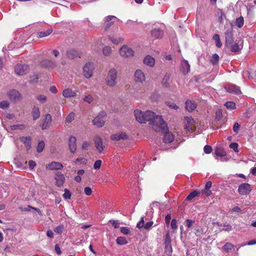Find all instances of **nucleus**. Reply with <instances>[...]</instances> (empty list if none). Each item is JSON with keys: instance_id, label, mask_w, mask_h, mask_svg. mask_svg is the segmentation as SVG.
Masks as SVG:
<instances>
[{"instance_id": "60", "label": "nucleus", "mask_w": 256, "mask_h": 256, "mask_svg": "<svg viewBox=\"0 0 256 256\" xmlns=\"http://www.w3.org/2000/svg\"><path fill=\"white\" fill-rule=\"evenodd\" d=\"M84 100L89 104H90L93 100V98L92 95L88 94L85 96Z\"/></svg>"}, {"instance_id": "9", "label": "nucleus", "mask_w": 256, "mask_h": 256, "mask_svg": "<svg viewBox=\"0 0 256 256\" xmlns=\"http://www.w3.org/2000/svg\"><path fill=\"white\" fill-rule=\"evenodd\" d=\"M251 190V186L248 183L240 184L238 188V192L241 195H247L250 194Z\"/></svg>"}, {"instance_id": "23", "label": "nucleus", "mask_w": 256, "mask_h": 256, "mask_svg": "<svg viewBox=\"0 0 256 256\" xmlns=\"http://www.w3.org/2000/svg\"><path fill=\"white\" fill-rule=\"evenodd\" d=\"M144 63L150 67H153L155 64L154 59L150 55H147L143 60Z\"/></svg>"}, {"instance_id": "53", "label": "nucleus", "mask_w": 256, "mask_h": 256, "mask_svg": "<svg viewBox=\"0 0 256 256\" xmlns=\"http://www.w3.org/2000/svg\"><path fill=\"white\" fill-rule=\"evenodd\" d=\"M36 98L42 103L45 102L47 100L46 96L42 94L37 96Z\"/></svg>"}, {"instance_id": "24", "label": "nucleus", "mask_w": 256, "mask_h": 256, "mask_svg": "<svg viewBox=\"0 0 256 256\" xmlns=\"http://www.w3.org/2000/svg\"><path fill=\"white\" fill-rule=\"evenodd\" d=\"M41 64L43 66H44L47 68H54L56 66V62L48 59L43 60Z\"/></svg>"}, {"instance_id": "16", "label": "nucleus", "mask_w": 256, "mask_h": 256, "mask_svg": "<svg viewBox=\"0 0 256 256\" xmlns=\"http://www.w3.org/2000/svg\"><path fill=\"white\" fill-rule=\"evenodd\" d=\"M20 142L24 144L25 147L27 149V150H28L31 148L32 138L30 136H21L20 138Z\"/></svg>"}, {"instance_id": "7", "label": "nucleus", "mask_w": 256, "mask_h": 256, "mask_svg": "<svg viewBox=\"0 0 256 256\" xmlns=\"http://www.w3.org/2000/svg\"><path fill=\"white\" fill-rule=\"evenodd\" d=\"M15 72L18 75H24L29 71V66L27 64H18L14 67Z\"/></svg>"}, {"instance_id": "12", "label": "nucleus", "mask_w": 256, "mask_h": 256, "mask_svg": "<svg viewBox=\"0 0 256 256\" xmlns=\"http://www.w3.org/2000/svg\"><path fill=\"white\" fill-rule=\"evenodd\" d=\"M76 138L75 136H70L68 140V147L72 153H74L76 150Z\"/></svg>"}, {"instance_id": "35", "label": "nucleus", "mask_w": 256, "mask_h": 256, "mask_svg": "<svg viewBox=\"0 0 256 256\" xmlns=\"http://www.w3.org/2000/svg\"><path fill=\"white\" fill-rule=\"evenodd\" d=\"M234 246L230 242H226L222 247V249L224 250L226 252H228L233 248Z\"/></svg>"}, {"instance_id": "31", "label": "nucleus", "mask_w": 256, "mask_h": 256, "mask_svg": "<svg viewBox=\"0 0 256 256\" xmlns=\"http://www.w3.org/2000/svg\"><path fill=\"white\" fill-rule=\"evenodd\" d=\"M200 192L198 190H194L191 192L186 198V200H191L196 196H198L200 194Z\"/></svg>"}, {"instance_id": "22", "label": "nucleus", "mask_w": 256, "mask_h": 256, "mask_svg": "<svg viewBox=\"0 0 256 256\" xmlns=\"http://www.w3.org/2000/svg\"><path fill=\"white\" fill-rule=\"evenodd\" d=\"M134 76L136 82H142L145 80V76L144 72L140 70H138L136 71Z\"/></svg>"}, {"instance_id": "1", "label": "nucleus", "mask_w": 256, "mask_h": 256, "mask_svg": "<svg viewBox=\"0 0 256 256\" xmlns=\"http://www.w3.org/2000/svg\"><path fill=\"white\" fill-rule=\"evenodd\" d=\"M136 120L140 124H146L149 122L152 128L157 130L158 128L164 130L167 127V124L164 122L160 116L156 115L151 110H146L144 112L139 110H136L134 112Z\"/></svg>"}, {"instance_id": "42", "label": "nucleus", "mask_w": 256, "mask_h": 256, "mask_svg": "<svg viewBox=\"0 0 256 256\" xmlns=\"http://www.w3.org/2000/svg\"><path fill=\"white\" fill-rule=\"evenodd\" d=\"M45 144L43 140L40 142L37 146V152L40 153L42 152L44 148Z\"/></svg>"}, {"instance_id": "63", "label": "nucleus", "mask_w": 256, "mask_h": 256, "mask_svg": "<svg viewBox=\"0 0 256 256\" xmlns=\"http://www.w3.org/2000/svg\"><path fill=\"white\" fill-rule=\"evenodd\" d=\"M84 193L87 196H90L92 194V189L90 187L86 186L84 189Z\"/></svg>"}, {"instance_id": "52", "label": "nucleus", "mask_w": 256, "mask_h": 256, "mask_svg": "<svg viewBox=\"0 0 256 256\" xmlns=\"http://www.w3.org/2000/svg\"><path fill=\"white\" fill-rule=\"evenodd\" d=\"M144 218L142 217V218H141L140 220L137 224L136 228H138L139 229H140V228H144Z\"/></svg>"}, {"instance_id": "57", "label": "nucleus", "mask_w": 256, "mask_h": 256, "mask_svg": "<svg viewBox=\"0 0 256 256\" xmlns=\"http://www.w3.org/2000/svg\"><path fill=\"white\" fill-rule=\"evenodd\" d=\"M102 162L101 160H96L94 164V168L96 170L100 168Z\"/></svg>"}, {"instance_id": "21", "label": "nucleus", "mask_w": 256, "mask_h": 256, "mask_svg": "<svg viewBox=\"0 0 256 256\" xmlns=\"http://www.w3.org/2000/svg\"><path fill=\"white\" fill-rule=\"evenodd\" d=\"M151 34L154 38H161L163 36V32L159 28H154L151 30Z\"/></svg>"}, {"instance_id": "33", "label": "nucleus", "mask_w": 256, "mask_h": 256, "mask_svg": "<svg viewBox=\"0 0 256 256\" xmlns=\"http://www.w3.org/2000/svg\"><path fill=\"white\" fill-rule=\"evenodd\" d=\"M52 32V28H49L46 31H43L38 32V37L39 38H44L50 35Z\"/></svg>"}, {"instance_id": "48", "label": "nucleus", "mask_w": 256, "mask_h": 256, "mask_svg": "<svg viewBox=\"0 0 256 256\" xmlns=\"http://www.w3.org/2000/svg\"><path fill=\"white\" fill-rule=\"evenodd\" d=\"M238 143H236V142H232V143L230 144L229 146V147L230 148L233 149V150L235 152H238Z\"/></svg>"}, {"instance_id": "27", "label": "nucleus", "mask_w": 256, "mask_h": 256, "mask_svg": "<svg viewBox=\"0 0 256 256\" xmlns=\"http://www.w3.org/2000/svg\"><path fill=\"white\" fill-rule=\"evenodd\" d=\"M40 109L38 106H34L32 112V116L34 120L38 119L40 116Z\"/></svg>"}, {"instance_id": "2", "label": "nucleus", "mask_w": 256, "mask_h": 256, "mask_svg": "<svg viewBox=\"0 0 256 256\" xmlns=\"http://www.w3.org/2000/svg\"><path fill=\"white\" fill-rule=\"evenodd\" d=\"M117 78V72L114 68L110 69L106 78L107 84L110 86H114L116 83V79Z\"/></svg>"}, {"instance_id": "49", "label": "nucleus", "mask_w": 256, "mask_h": 256, "mask_svg": "<svg viewBox=\"0 0 256 256\" xmlns=\"http://www.w3.org/2000/svg\"><path fill=\"white\" fill-rule=\"evenodd\" d=\"M171 244V238L168 232H167L165 235L164 240V244Z\"/></svg>"}, {"instance_id": "19", "label": "nucleus", "mask_w": 256, "mask_h": 256, "mask_svg": "<svg viewBox=\"0 0 256 256\" xmlns=\"http://www.w3.org/2000/svg\"><path fill=\"white\" fill-rule=\"evenodd\" d=\"M171 74L170 73H166L162 80V86L166 88H170V78Z\"/></svg>"}, {"instance_id": "44", "label": "nucleus", "mask_w": 256, "mask_h": 256, "mask_svg": "<svg viewBox=\"0 0 256 256\" xmlns=\"http://www.w3.org/2000/svg\"><path fill=\"white\" fill-rule=\"evenodd\" d=\"M10 104L8 100H3L0 102V108L4 110L9 107Z\"/></svg>"}, {"instance_id": "28", "label": "nucleus", "mask_w": 256, "mask_h": 256, "mask_svg": "<svg viewBox=\"0 0 256 256\" xmlns=\"http://www.w3.org/2000/svg\"><path fill=\"white\" fill-rule=\"evenodd\" d=\"M62 95L65 98L74 97L76 96V93L72 89L66 88L64 90Z\"/></svg>"}, {"instance_id": "26", "label": "nucleus", "mask_w": 256, "mask_h": 256, "mask_svg": "<svg viewBox=\"0 0 256 256\" xmlns=\"http://www.w3.org/2000/svg\"><path fill=\"white\" fill-rule=\"evenodd\" d=\"M92 123L98 128H101L104 124L105 120L97 116L92 120Z\"/></svg>"}, {"instance_id": "11", "label": "nucleus", "mask_w": 256, "mask_h": 256, "mask_svg": "<svg viewBox=\"0 0 256 256\" xmlns=\"http://www.w3.org/2000/svg\"><path fill=\"white\" fill-rule=\"evenodd\" d=\"M225 89L226 92L231 94H241L240 88L234 84H230L226 86Z\"/></svg>"}, {"instance_id": "36", "label": "nucleus", "mask_w": 256, "mask_h": 256, "mask_svg": "<svg viewBox=\"0 0 256 256\" xmlns=\"http://www.w3.org/2000/svg\"><path fill=\"white\" fill-rule=\"evenodd\" d=\"M244 18L242 16L236 18V25L238 28H240L244 26Z\"/></svg>"}, {"instance_id": "51", "label": "nucleus", "mask_w": 256, "mask_h": 256, "mask_svg": "<svg viewBox=\"0 0 256 256\" xmlns=\"http://www.w3.org/2000/svg\"><path fill=\"white\" fill-rule=\"evenodd\" d=\"M38 77L37 75L32 76L29 80V82L31 84H34L38 82Z\"/></svg>"}, {"instance_id": "10", "label": "nucleus", "mask_w": 256, "mask_h": 256, "mask_svg": "<svg viewBox=\"0 0 256 256\" xmlns=\"http://www.w3.org/2000/svg\"><path fill=\"white\" fill-rule=\"evenodd\" d=\"M8 96L12 101L16 102L20 100L21 95L16 90L12 89L8 92Z\"/></svg>"}, {"instance_id": "40", "label": "nucleus", "mask_w": 256, "mask_h": 256, "mask_svg": "<svg viewBox=\"0 0 256 256\" xmlns=\"http://www.w3.org/2000/svg\"><path fill=\"white\" fill-rule=\"evenodd\" d=\"M10 129L12 130H24L26 128V126L24 124H14L10 126Z\"/></svg>"}, {"instance_id": "6", "label": "nucleus", "mask_w": 256, "mask_h": 256, "mask_svg": "<svg viewBox=\"0 0 256 256\" xmlns=\"http://www.w3.org/2000/svg\"><path fill=\"white\" fill-rule=\"evenodd\" d=\"M162 131L164 132V138H163V142L164 143H171L173 142L174 140V136L172 134V132H170L168 130V126L164 128V130H162L160 128H157L156 131Z\"/></svg>"}, {"instance_id": "30", "label": "nucleus", "mask_w": 256, "mask_h": 256, "mask_svg": "<svg viewBox=\"0 0 256 256\" xmlns=\"http://www.w3.org/2000/svg\"><path fill=\"white\" fill-rule=\"evenodd\" d=\"M214 154L218 156L223 157L226 156V152L221 147H217L214 150Z\"/></svg>"}, {"instance_id": "64", "label": "nucleus", "mask_w": 256, "mask_h": 256, "mask_svg": "<svg viewBox=\"0 0 256 256\" xmlns=\"http://www.w3.org/2000/svg\"><path fill=\"white\" fill-rule=\"evenodd\" d=\"M111 140H122L119 134L112 135L111 136Z\"/></svg>"}, {"instance_id": "47", "label": "nucleus", "mask_w": 256, "mask_h": 256, "mask_svg": "<svg viewBox=\"0 0 256 256\" xmlns=\"http://www.w3.org/2000/svg\"><path fill=\"white\" fill-rule=\"evenodd\" d=\"M194 223V220H193L190 219H186L184 222L185 226L188 228H190L192 226V224Z\"/></svg>"}, {"instance_id": "46", "label": "nucleus", "mask_w": 256, "mask_h": 256, "mask_svg": "<svg viewBox=\"0 0 256 256\" xmlns=\"http://www.w3.org/2000/svg\"><path fill=\"white\" fill-rule=\"evenodd\" d=\"M64 230L63 225H60L54 229V232L58 234H62Z\"/></svg>"}, {"instance_id": "20", "label": "nucleus", "mask_w": 256, "mask_h": 256, "mask_svg": "<svg viewBox=\"0 0 256 256\" xmlns=\"http://www.w3.org/2000/svg\"><path fill=\"white\" fill-rule=\"evenodd\" d=\"M186 109L188 112L194 111L196 108V104L191 100H187L186 102Z\"/></svg>"}, {"instance_id": "17", "label": "nucleus", "mask_w": 256, "mask_h": 256, "mask_svg": "<svg viewBox=\"0 0 256 256\" xmlns=\"http://www.w3.org/2000/svg\"><path fill=\"white\" fill-rule=\"evenodd\" d=\"M180 71L184 74H187L190 70V66L186 60H183L180 64Z\"/></svg>"}, {"instance_id": "50", "label": "nucleus", "mask_w": 256, "mask_h": 256, "mask_svg": "<svg viewBox=\"0 0 256 256\" xmlns=\"http://www.w3.org/2000/svg\"><path fill=\"white\" fill-rule=\"evenodd\" d=\"M111 52H112L111 48L108 46L104 48L103 50H102L103 54L105 56H108V54H110Z\"/></svg>"}, {"instance_id": "4", "label": "nucleus", "mask_w": 256, "mask_h": 256, "mask_svg": "<svg viewBox=\"0 0 256 256\" xmlns=\"http://www.w3.org/2000/svg\"><path fill=\"white\" fill-rule=\"evenodd\" d=\"M94 68L93 63L90 62L86 63L83 67V74L84 76L86 78H90L92 76Z\"/></svg>"}, {"instance_id": "41", "label": "nucleus", "mask_w": 256, "mask_h": 256, "mask_svg": "<svg viewBox=\"0 0 256 256\" xmlns=\"http://www.w3.org/2000/svg\"><path fill=\"white\" fill-rule=\"evenodd\" d=\"M224 106L226 107L227 108L230 110L236 108V104L232 102H226L225 103Z\"/></svg>"}, {"instance_id": "29", "label": "nucleus", "mask_w": 256, "mask_h": 256, "mask_svg": "<svg viewBox=\"0 0 256 256\" xmlns=\"http://www.w3.org/2000/svg\"><path fill=\"white\" fill-rule=\"evenodd\" d=\"M112 18H116L112 16H109L105 18V22H106L105 28L106 30L108 29L114 24V22H111Z\"/></svg>"}, {"instance_id": "15", "label": "nucleus", "mask_w": 256, "mask_h": 256, "mask_svg": "<svg viewBox=\"0 0 256 256\" xmlns=\"http://www.w3.org/2000/svg\"><path fill=\"white\" fill-rule=\"evenodd\" d=\"M94 140L96 148L98 150L99 152L101 153L104 150L102 138L99 136H96L94 137Z\"/></svg>"}, {"instance_id": "8", "label": "nucleus", "mask_w": 256, "mask_h": 256, "mask_svg": "<svg viewBox=\"0 0 256 256\" xmlns=\"http://www.w3.org/2000/svg\"><path fill=\"white\" fill-rule=\"evenodd\" d=\"M120 54L124 57L128 58L134 56V52L126 45L123 46L120 50Z\"/></svg>"}, {"instance_id": "13", "label": "nucleus", "mask_w": 256, "mask_h": 256, "mask_svg": "<svg viewBox=\"0 0 256 256\" xmlns=\"http://www.w3.org/2000/svg\"><path fill=\"white\" fill-rule=\"evenodd\" d=\"M66 55L68 58L74 60L77 58H80L81 53L75 50L71 49L66 51Z\"/></svg>"}, {"instance_id": "32", "label": "nucleus", "mask_w": 256, "mask_h": 256, "mask_svg": "<svg viewBox=\"0 0 256 256\" xmlns=\"http://www.w3.org/2000/svg\"><path fill=\"white\" fill-rule=\"evenodd\" d=\"M108 39L114 44H118L121 42H122L124 39L122 37L114 38L112 36H108Z\"/></svg>"}, {"instance_id": "14", "label": "nucleus", "mask_w": 256, "mask_h": 256, "mask_svg": "<svg viewBox=\"0 0 256 256\" xmlns=\"http://www.w3.org/2000/svg\"><path fill=\"white\" fill-rule=\"evenodd\" d=\"M46 168L50 170H60L63 168V166L60 162H52L48 164Z\"/></svg>"}, {"instance_id": "45", "label": "nucleus", "mask_w": 256, "mask_h": 256, "mask_svg": "<svg viewBox=\"0 0 256 256\" xmlns=\"http://www.w3.org/2000/svg\"><path fill=\"white\" fill-rule=\"evenodd\" d=\"M64 191V192L62 195L64 198L66 200H70L71 198L70 192L67 188H65Z\"/></svg>"}, {"instance_id": "3", "label": "nucleus", "mask_w": 256, "mask_h": 256, "mask_svg": "<svg viewBox=\"0 0 256 256\" xmlns=\"http://www.w3.org/2000/svg\"><path fill=\"white\" fill-rule=\"evenodd\" d=\"M243 42L239 44L238 42H234L232 44H229L224 48V50L226 52H232L234 54H238L240 52L243 48Z\"/></svg>"}, {"instance_id": "37", "label": "nucleus", "mask_w": 256, "mask_h": 256, "mask_svg": "<svg viewBox=\"0 0 256 256\" xmlns=\"http://www.w3.org/2000/svg\"><path fill=\"white\" fill-rule=\"evenodd\" d=\"M212 38L216 41V45L218 48H220L222 46V43L220 42V36L218 34H214Z\"/></svg>"}, {"instance_id": "25", "label": "nucleus", "mask_w": 256, "mask_h": 256, "mask_svg": "<svg viewBox=\"0 0 256 256\" xmlns=\"http://www.w3.org/2000/svg\"><path fill=\"white\" fill-rule=\"evenodd\" d=\"M52 121V116L50 114H46L45 116V118L43 120V124H42V130L46 129L48 126L49 124Z\"/></svg>"}, {"instance_id": "54", "label": "nucleus", "mask_w": 256, "mask_h": 256, "mask_svg": "<svg viewBox=\"0 0 256 256\" xmlns=\"http://www.w3.org/2000/svg\"><path fill=\"white\" fill-rule=\"evenodd\" d=\"M74 112L70 113L68 115L66 118V122L68 123L71 122L74 119Z\"/></svg>"}, {"instance_id": "62", "label": "nucleus", "mask_w": 256, "mask_h": 256, "mask_svg": "<svg viewBox=\"0 0 256 256\" xmlns=\"http://www.w3.org/2000/svg\"><path fill=\"white\" fill-rule=\"evenodd\" d=\"M110 223L112 224V225L114 226L115 228H118L119 222L117 220H110L109 221Z\"/></svg>"}, {"instance_id": "55", "label": "nucleus", "mask_w": 256, "mask_h": 256, "mask_svg": "<svg viewBox=\"0 0 256 256\" xmlns=\"http://www.w3.org/2000/svg\"><path fill=\"white\" fill-rule=\"evenodd\" d=\"M233 130L236 134H238L240 128V124L238 122H235L233 126Z\"/></svg>"}, {"instance_id": "58", "label": "nucleus", "mask_w": 256, "mask_h": 256, "mask_svg": "<svg viewBox=\"0 0 256 256\" xmlns=\"http://www.w3.org/2000/svg\"><path fill=\"white\" fill-rule=\"evenodd\" d=\"M154 222L152 221H150L148 222L146 224H144V228L146 230H150Z\"/></svg>"}, {"instance_id": "18", "label": "nucleus", "mask_w": 256, "mask_h": 256, "mask_svg": "<svg viewBox=\"0 0 256 256\" xmlns=\"http://www.w3.org/2000/svg\"><path fill=\"white\" fill-rule=\"evenodd\" d=\"M55 179L56 180V185L60 187L63 185L65 178L63 174L60 172H57L56 174Z\"/></svg>"}, {"instance_id": "56", "label": "nucleus", "mask_w": 256, "mask_h": 256, "mask_svg": "<svg viewBox=\"0 0 256 256\" xmlns=\"http://www.w3.org/2000/svg\"><path fill=\"white\" fill-rule=\"evenodd\" d=\"M224 228L221 230V231H227L230 232L232 230V226L230 224H224Z\"/></svg>"}, {"instance_id": "38", "label": "nucleus", "mask_w": 256, "mask_h": 256, "mask_svg": "<svg viewBox=\"0 0 256 256\" xmlns=\"http://www.w3.org/2000/svg\"><path fill=\"white\" fill-rule=\"evenodd\" d=\"M116 242L118 245H124L128 243V241L124 237L118 236L116 240Z\"/></svg>"}, {"instance_id": "43", "label": "nucleus", "mask_w": 256, "mask_h": 256, "mask_svg": "<svg viewBox=\"0 0 256 256\" xmlns=\"http://www.w3.org/2000/svg\"><path fill=\"white\" fill-rule=\"evenodd\" d=\"M166 104L171 109L177 110L178 108V106L174 102L166 101Z\"/></svg>"}, {"instance_id": "61", "label": "nucleus", "mask_w": 256, "mask_h": 256, "mask_svg": "<svg viewBox=\"0 0 256 256\" xmlns=\"http://www.w3.org/2000/svg\"><path fill=\"white\" fill-rule=\"evenodd\" d=\"M120 232L123 234L126 235L130 232V231L128 228L126 227H122L120 228Z\"/></svg>"}, {"instance_id": "39", "label": "nucleus", "mask_w": 256, "mask_h": 256, "mask_svg": "<svg viewBox=\"0 0 256 256\" xmlns=\"http://www.w3.org/2000/svg\"><path fill=\"white\" fill-rule=\"evenodd\" d=\"M166 250V253L168 256H170L172 252V248L171 244H164Z\"/></svg>"}, {"instance_id": "5", "label": "nucleus", "mask_w": 256, "mask_h": 256, "mask_svg": "<svg viewBox=\"0 0 256 256\" xmlns=\"http://www.w3.org/2000/svg\"><path fill=\"white\" fill-rule=\"evenodd\" d=\"M233 28L231 27L230 28L228 29L224 33L225 36V43L224 48L228 46L229 44H232L234 42Z\"/></svg>"}, {"instance_id": "34", "label": "nucleus", "mask_w": 256, "mask_h": 256, "mask_svg": "<svg viewBox=\"0 0 256 256\" xmlns=\"http://www.w3.org/2000/svg\"><path fill=\"white\" fill-rule=\"evenodd\" d=\"M219 59L218 55L216 54H214L210 57V62L213 65H216L218 63Z\"/></svg>"}, {"instance_id": "59", "label": "nucleus", "mask_w": 256, "mask_h": 256, "mask_svg": "<svg viewBox=\"0 0 256 256\" xmlns=\"http://www.w3.org/2000/svg\"><path fill=\"white\" fill-rule=\"evenodd\" d=\"M204 152L206 154H210L212 150V148L210 146L206 145L204 148Z\"/></svg>"}]
</instances>
